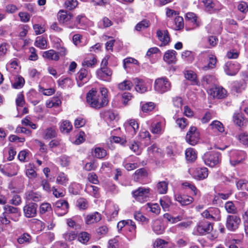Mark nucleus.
Here are the masks:
<instances>
[{
  "label": "nucleus",
  "instance_id": "obj_4",
  "mask_svg": "<svg viewBox=\"0 0 248 248\" xmlns=\"http://www.w3.org/2000/svg\"><path fill=\"white\" fill-rule=\"evenodd\" d=\"M204 7V10L210 14L219 11L222 8L221 4L217 0H199Z\"/></svg>",
  "mask_w": 248,
  "mask_h": 248
},
{
  "label": "nucleus",
  "instance_id": "obj_63",
  "mask_svg": "<svg viewBox=\"0 0 248 248\" xmlns=\"http://www.w3.org/2000/svg\"><path fill=\"white\" fill-rule=\"evenodd\" d=\"M150 23L149 20L144 19L138 23L135 26V30L137 31H140L149 27Z\"/></svg>",
  "mask_w": 248,
  "mask_h": 248
},
{
  "label": "nucleus",
  "instance_id": "obj_57",
  "mask_svg": "<svg viewBox=\"0 0 248 248\" xmlns=\"http://www.w3.org/2000/svg\"><path fill=\"white\" fill-rule=\"evenodd\" d=\"M93 155L98 158L102 159L107 155V153L104 149L101 147H96L94 150Z\"/></svg>",
  "mask_w": 248,
  "mask_h": 248
},
{
  "label": "nucleus",
  "instance_id": "obj_11",
  "mask_svg": "<svg viewBox=\"0 0 248 248\" xmlns=\"http://www.w3.org/2000/svg\"><path fill=\"white\" fill-rule=\"evenodd\" d=\"M18 170L17 165L15 164L0 165V171L5 175L12 177L17 174Z\"/></svg>",
  "mask_w": 248,
  "mask_h": 248
},
{
  "label": "nucleus",
  "instance_id": "obj_24",
  "mask_svg": "<svg viewBox=\"0 0 248 248\" xmlns=\"http://www.w3.org/2000/svg\"><path fill=\"white\" fill-rule=\"evenodd\" d=\"M243 152L238 151H232L230 155V161L232 165L235 166L240 163L243 160Z\"/></svg>",
  "mask_w": 248,
  "mask_h": 248
},
{
  "label": "nucleus",
  "instance_id": "obj_53",
  "mask_svg": "<svg viewBox=\"0 0 248 248\" xmlns=\"http://www.w3.org/2000/svg\"><path fill=\"white\" fill-rule=\"evenodd\" d=\"M126 229L131 233V237L135 238L136 234V225L134 221L127 219Z\"/></svg>",
  "mask_w": 248,
  "mask_h": 248
},
{
  "label": "nucleus",
  "instance_id": "obj_7",
  "mask_svg": "<svg viewBox=\"0 0 248 248\" xmlns=\"http://www.w3.org/2000/svg\"><path fill=\"white\" fill-rule=\"evenodd\" d=\"M206 60L208 62V64L207 65H204L202 67L203 70H206L208 69L213 68L215 67L217 63V58L214 55L207 53H201L199 55V62L201 63H203Z\"/></svg>",
  "mask_w": 248,
  "mask_h": 248
},
{
  "label": "nucleus",
  "instance_id": "obj_55",
  "mask_svg": "<svg viewBox=\"0 0 248 248\" xmlns=\"http://www.w3.org/2000/svg\"><path fill=\"white\" fill-rule=\"evenodd\" d=\"M209 208L210 210L212 220L216 221L220 220L221 216L219 209L217 208Z\"/></svg>",
  "mask_w": 248,
  "mask_h": 248
},
{
  "label": "nucleus",
  "instance_id": "obj_46",
  "mask_svg": "<svg viewBox=\"0 0 248 248\" xmlns=\"http://www.w3.org/2000/svg\"><path fill=\"white\" fill-rule=\"evenodd\" d=\"M17 241L19 244H28L31 241V236L28 233H24L18 237Z\"/></svg>",
  "mask_w": 248,
  "mask_h": 248
},
{
  "label": "nucleus",
  "instance_id": "obj_36",
  "mask_svg": "<svg viewBox=\"0 0 248 248\" xmlns=\"http://www.w3.org/2000/svg\"><path fill=\"white\" fill-rule=\"evenodd\" d=\"M42 56L45 59L49 61H58L59 60L58 53L53 49H50L43 52Z\"/></svg>",
  "mask_w": 248,
  "mask_h": 248
},
{
  "label": "nucleus",
  "instance_id": "obj_17",
  "mask_svg": "<svg viewBox=\"0 0 248 248\" xmlns=\"http://www.w3.org/2000/svg\"><path fill=\"white\" fill-rule=\"evenodd\" d=\"M73 14L71 13H68L65 10H61L58 13V20L61 23L64 24L67 26H72L70 25L71 20L73 18Z\"/></svg>",
  "mask_w": 248,
  "mask_h": 248
},
{
  "label": "nucleus",
  "instance_id": "obj_5",
  "mask_svg": "<svg viewBox=\"0 0 248 248\" xmlns=\"http://www.w3.org/2000/svg\"><path fill=\"white\" fill-rule=\"evenodd\" d=\"M186 30L190 31L195 29L201 25V22L197 16L193 13H188L186 15Z\"/></svg>",
  "mask_w": 248,
  "mask_h": 248
},
{
  "label": "nucleus",
  "instance_id": "obj_45",
  "mask_svg": "<svg viewBox=\"0 0 248 248\" xmlns=\"http://www.w3.org/2000/svg\"><path fill=\"white\" fill-rule=\"evenodd\" d=\"M186 158L187 160L193 162L197 158V153L193 148H189L185 152Z\"/></svg>",
  "mask_w": 248,
  "mask_h": 248
},
{
  "label": "nucleus",
  "instance_id": "obj_9",
  "mask_svg": "<svg viewBox=\"0 0 248 248\" xmlns=\"http://www.w3.org/2000/svg\"><path fill=\"white\" fill-rule=\"evenodd\" d=\"M199 139L200 134L196 127L191 126L186 137V142L191 145H195L198 142Z\"/></svg>",
  "mask_w": 248,
  "mask_h": 248
},
{
  "label": "nucleus",
  "instance_id": "obj_40",
  "mask_svg": "<svg viewBox=\"0 0 248 248\" xmlns=\"http://www.w3.org/2000/svg\"><path fill=\"white\" fill-rule=\"evenodd\" d=\"M209 128L214 132L222 133L224 131V127L223 124L219 121L215 120L209 125Z\"/></svg>",
  "mask_w": 248,
  "mask_h": 248
},
{
  "label": "nucleus",
  "instance_id": "obj_22",
  "mask_svg": "<svg viewBox=\"0 0 248 248\" xmlns=\"http://www.w3.org/2000/svg\"><path fill=\"white\" fill-rule=\"evenodd\" d=\"M134 84L135 90L137 92L142 93L147 92L148 84L147 81L143 79L135 78L134 79Z\"/></svg>",
  "mask_w": 248,
  "mask_h": 248
},
{
  "label": "nucleus",
  "instance_id": "obj_14",
  "mask_svg": "<svg viewBox=\"0 0 248 248\" xmlns=\"http://www.w3.org/2000/svg\"><path fill=\"white\" fill-rule=\"evenodd\" d=\"M4 212L3 215H6L9 218L16 221L20 216L19 210L18 208L9 205L4 206Z\"/></svg>",
  "mask_w": 248,
  "mask_h": 248
},
{
  "label": "nucleus",
  "instance_id": "obj_33",
  "mask_svg": "<svg viewBox=\"0 0 248 248\" xmlns=\"http://www.w3.org/2000/svg\"><path fill=\"white\" fill-rule=\"evenodd\" d=\"M62 41L59 38H56L54 47L57 49L58 55L61 57H64L68 54V50L63 45L61 44Z\"/></svg>",
  "mask_w": 248,
  "mask_h": 248
},
{
  "label": "nucleus",
  "instance_id": "obj_30",
  "mask_svg": "<svg viewBox=\"0 0 248 248\" xmlns=\"http://www.w3.org/2000/svg\"><path fill=\"white\" fill-rule=\"evenodd\" d=\"M6 70L12 74L17 73L20 69L16 59L11 60L6 65Z\"/></svg>",
  "mask_w": 248,
  "mask_h": 248
},
{
  "label": "nucleus",
  "instance_id": "obj_20",
  "mask_svg": "<svg viewBox=\"0 0 248 248\" xmlns=\"http://www.w3.org/2000/svg\"><path fill=\"white\" fill-rule=\"evenodd\" d=\"M37 205L34 203L26 204L23 208L24 215L27 217H34L37 214Z\"/></svg>",
  "mask_w": 248,
  "mask_h": 248
},
{
  "label": "nucleus",
  "instance_id": "obj_10",
  "mask_svg": "<svg viewBox=\"0 0 248 248\" xmlns=\"http://www.w3.org/2000/svg\"><path fill=\"white\" fill-rule=\"evenodd\" d=\"M192 176L197 180H202L206 178L208 175V169L205 167L192 168L189 170Z\"/></svg>",
  "mask_w": 248,
  "mask_h": 248
},
{
  "label": "nucleus",
  "instance_id": "obj_28",
  "mask_svg": "<svg viewBox=\"0 0 248 248\" xmlns=\"http://www.w3.org/2000/svg\"><path fill=\"white\" fill-rule=\"evenodd\" d=\"M125 129L130 131L132 135H135L139 129V124L137 121L134 119H131L127 121L124 124Z\"/></svg>",
  "mask_w": 248,
  "mask_h": 248
},
{
  "label": "nucleus",
  "instance_id": "obj_51",
  "mask_svg": "<svg viewBox=\"0 0 248 248\" xmlns=\"http://www.w3.org/2000/svg\"><path fill=\"white\" fill-rule=\"evenodd\" d=\"M185 76L187 79L190 80L193 84H197V75L194 72L191 70L186 71Z\"/></svg>",
  "mask_w": 248,
  "mask_h": 248
},
{
  "label": "nucleus",
  "instance_id": "obj_62",
  "mask_svg": "<svg viewBox=\"0 0 248 248\" xmlns=\"http://www.w3.org/2000/svg\"><path fill=\"white\" fill-rule=\"evenodd\" d=\"M147 207L146 209L149 210L152 213L158 215L160 212V208L159 205L157 203H148L146 204Z\"/></svg>",
  "mask_w": 248,
  "mask_h": 248
},
{
  "label": "nucleus",
  "instance_id": "obj_1",
  "mask_svg": "<svg viewBox=\"0 0 248 248\" xmlns=\"http://www.w3.org/2000/svg\"><path fill=\"white\" fill-rule=\"evenodd\" d=\"M100 93L101 95L96 90H91L87 93V102L91 107L99 109L108 104V90L106 88L101 87Z\"/></svg>",
  "mask_w": 248,
  "mask_h": 248
},
{
  "label": "nucleus",
  "instance_id": "obj_54",
  "mask_svg": "<svg viewBox=\"0 0 248 248\" xmlns=\"http://www.w3.org/2000/svg\"><path fill=\"white\" fill-rule=\"evenodd\" d=\"M61 104V101L59 98L54 97L51 99L47 100L46 105L47 108H51L52 107H57L59 106Z\"/></svg>",
  "mask_w": 248,
  "mask_h": 248
},
{
  "label": "nucleus",
  "instance_id": "obj_61",
  "mask_svg": "<svg viewBox=\"0 0 248 248\" xmlns=\"http://www.w3.org/2000/svg\"><path fill=\"white\" fill-rule=\"evenodd\" d=\"M225 208L228 213L235 214L237 213V209L232 202H226Z\"/></svg>",
  "mask_w": 248,
  "mask_h": 248
},
{
  "label": "nucleus",
  "instance_id": "obj_37",
  "mask_svg": "<svg viewBox=\"0 0 248 248\" xmlns=\"http://www.w3.org/2000/svg\"><path fill=\"white\" fill-rule=\"evenodd\" d=\"M101 219V215L99 213L95 212L86 217L85 222L87 224H91L96 223Z\"/></svg>",
  "mask_w": 248,
  "mask_h": 248
},
{
  "label": "nucleus",
  "instance_id": "obj_35",
  "mask_svg": "<svg viewBox=\"0 0 248 248\" xmlns=\"http://www.w3.org/2000/svg\"><path fill=\"white\" fill-rule=\"evenodd\" d=\"M210 93L214 98L218 99L223 98L226 95L227 92L226 90L222 87H215L210 90Z\"/></svg>",
  "mask_w": 248,
  "mask_h": 248
},
{
  "label": "nucleus",
  "instance_id": "obj_39",
  "mask_svg": "<svg viewBox=\"0 0 248 248\" xmlns=\"http://www.w3.org/2000/svg\"><path fill=\"white\" fill-rule=\"evenodd\" d=\"M60 130L62 133H68L72 129V124L68 120H62L60 123Z\"/></svg>",
  "mask_w": 248,
  "mask_h": 248
},
{
  "label": "nucleus",
  "instance_id": "obj_64",
  "mask_svg": "<svg viewBox=\"0 0 248 248\" xmlns=\"http://www.w3.org/2000/svg\"><path fill=\"white\" fill-rule=\"evenodd\" d=\"M78 4L77 0H65L64 6L68 10H72L77 6Z\"/></svg>",
  "mask_w": 248,
  "mask_h": 248
},
{
  "label": "nucleus",
  "instance_id": "obj_2",
  "mask_svg": "<svg viewBox=\"0 0 248 248\" xmlns=\"http://www.w3.org/2000/svg\"><path fill=\"white\" fill-rule=\"evenodd\" d=\"M212 229V223L205 220H202L199 221L194 228L193 233L197 235H203L209 233Z\"/></svg>",
  "mask_w": 248,
  "mask_h": 248
},
{
  "label": "nucleus",
  "instance_id": "obj_32",
  "mask_svg": "<svg viewBox=\"0 0 248 248\" xmlns=\"http://www.w3.org/2000/svg\"><path fill=\"white\" fill-rule=\"evenodd\" d=\"M234 123L240 127L245 126L248 123V120L244 118L241 113H235L233 116Z\"/></svg>",
  "mask_w": 248,
  "mask_h": 248
},
{
  "label": "nucleus",
  "instance_id": "obj_49",
  "mask_svg": "<svg viewBox=\"0 0 248 248\" xmlns=\"http://www.w3.org/2000/svg\"><path fill=\"white\" fill-rule=\"evenodd\" d=\"M147 175L146 170L144 168H141L135 171L134 178L136 181H138L140 179L147 177Z\"/></svg>",
  "mask_w": 248,
  "mask_h": 248
},
{
  "label": "nucleus",
  "instance_id": "obj_50",
  "mask_svg": "<svg viewBox=\"0 0 248 248\" xmlns=\"http://www.w3.org/2000/svg\"><path fill=\"white\" fill-rule=\"evenodd\" d=\"M85 190L93 196L98 198L99 196V188L94 186L87 185Z\"/></svg>",
  "mask_w": 248,
  "mask_h": 248
},
{
  "label": "nucleus",
  "instance_id": "obj_60",
  "mask_svg": "<svg viewBox=\"0 0 248 248\" xmlns=\"http://www.w3.org/2000/svg\"><path fill=\"white\" fill-rule=\"evenodd\" d=\"M133 84L130 80H124L118 84V88L120 90H130Z\"/></svg>",
  "mask_w": 248,
  "mask_h": 248
},
{
  "label": "nucleus",
  "instance_id": "obj_18",
  "mask_svg": "<svg viewBox=\"0 0 248 248\" xmlns=\"http://www.w3.org/2000/svg\"><path fill=\"white\" fill-rule=\"evenodd\" d=\"M138 158L135 156H129L124 160L123 164L126 170H132L138 167Z\"/></svg>",
  "mask_w": 248,
  "mask_h": 248
},
{
  "label": "nucleus",
  "instance_id": "obj_59",
  "mask_svg": "<svg viewBox=\"0 0 248 248\" xmlns=\"http://www.w3.org/2000/svg\"><path fill=\"white\" fill-rule=\"evenodd\" d=\"M128 146L130 149L137 155H140L141 153V148H140L138 142L135 141L130 142L128 144Z\"/></svg>",
  "mask_w": 248,
  "mask_h": 248
},
{
  "label": "nucleus",
  "instance_id": "obj_34",
  "mask_svg": "<svg viewBox=\"0 0 248 248\" xmlns=\"http://www.w3.org/2000/svg\"><path fill=\"white\" fill-rule=\"evenodd\" d=\"M158 39L161 42V45L165 46L170 41V37L167 30H158L156 32Z\"/></svg>",
  "mask_w": 248,
  "mask_h": 248
},
{
  "label": "nucleus",
  "instance_id": "obj_23",
  "mask_svg": "<svg viewBox=\"0 0 248 248\" xmlns=\"http://www.w3.org/2000/svg\"><path fill=\"white\" fill-rule=\"evenodd\" d=\"M25 199L27 201L38 202L42 200V195L39 192L29 190L25 193Z\"/></svg>",
  "mask_w": 248,
  "mask_h": 248
},
{
  "label": "nucleus",
  "instance_id": "obj_27",
  "mask_svg": "<svg viewBox=\"0 0 248 248\" xmlns=\"http://www.w3.org/2000/svg\"><path fill=\"white\" fill-rule=\"evenodd\" d=\"M11 82L13 88L19 89L22 88L25 84L24 78L20 75H15L13 78H11Z\"/></svg>",
  "mask_w": 248,
  "mask_h": 248
},
{
  "label": "nucleus",
  "instance_id": "obj_21",
  "mask_svg": "<svg viewBox=\"0 0 248 248\" xmlns=\"http://www.w3.org/2000/svg\"><path fill=\"white\" fill-rule=\"evenodd\" d=\"M165 125V121L161 119L159 121L154 122L152 124L151 131L153 134H161L164 131Z\"/></svg>",
  "mask_w": 248,
  "mask_h": 248
},
{
  "label": "nucleus",
  "instance_id": "obj_19",
  "mask_svg": "<svg viewBox=\"0 0 248 248\" xmlns=\"http://www.w3.org/2000/svg\"><path fill=\"white\" fill-rule=\"evenodd\" d=\"M96 75L99 79L109 82L111 80L112 71L107 67H101L96 71Z\"/></svg>",
  "mask_w": 248,
  "mask_h": 248
},
{
  "label": "nucleus",
  "instance_id": "obj_52",
  "mask_svg": "<svg viewBox=\"0 0 248 248\" xmlns=\"http://www.w3.org/2000/svg\"><path fill=\"white\" fill-rule=\"evenodd\" d=\"M168 184L166 181L158 182L156 186L157 192L161 194L166 193L168 190Z\"/></svg>",
  "mask_w": 248,
  "mask_h": 248
},
{
  "label": "nucleus",
  "instance_id": "obj_38",
  "mask_svg": "<svg viewBox=\"0 0 248 248\" xmlns=\"http://www.w3.org/2000/svg\"><path fill=\"white\" fill-rule=\"evenodd\" d=\"M57 135V128L56 126L49 127L46 128L43 133V138L50 139L55 137Z\"/></svg>",
  "mask_w": 248,
  "mask_h": 248
},
{
  "label": "nucleus",
  "instance_id": "obj_48",
  "mask_svg": "<svg viewBox=\"0 0 248 248\" xmlns=\"http://www.w3.org/2000/svg\"><path fill=\"white\" fill-rule=\"evenodd\" d=\"M58 82L59 85L62 88L69 87L72 85V79L69 78L62 77Z\"/></svg>",
  "mask_w": 248,
  "mask_h": 248
},
{
  "label": "nucleus",
  "instance_id": "obj_6",
  "mask_svg": "<svg viewBox=\"0 0 248 248\" xmlns=\"http://www.w3.org/2000/svg\"><path fill=\"white\" fill-rule=\"evenodd\" d=\"M202 159L205 165L213 167L219 163L220 157L218 153L209 152L204 155Z\"/></svg>",
  "mask_w": 248,
  "mask_h": 248
},
{
  "label": "nucleus",
  "instance_id": "obj_29",
  "mask_svg": "<svg viewBox=\"0 0 248 248\" xmlns=\"http://www.w3.org/2000/svg\"><path fill=\"white\" fill-rule=\"evenodd\" d=\"M100 115L108 123L116 120L117 117V114L110 110L101 111Z\"/></svg>",
  "mask_w": 248,
  "mask_h": 248
},
{
  "label": "nucleus",
  "instance_id": "obj_56",
  "mask_svg": "<svg viewBox=\"0 0 248 248\" xmlns=\"http://www.w3.org/2000/svg\"><path fill=\"white\" fill-rule=\"evenodd\" d=\"M182 59L188 62H191L194 59V53L190 51L185 50L182 53Z\"/></svg>",
  "mask_w": 248,
  "mask_h": 248
},
{
  "label": "nucleus",
  "instance_id": "obj_58",
  "mask_svg": "<svg viewBox=\"0 0 248 248\" xmlns=\"http://www.w3.org/2000/svg\"><path fill=\"white\" fill-rule=\"evenodd\" d=\"M25 103V101L23 94L21 93H18L16 99V105L17 110L19 112H20V108L23 107Z\"/></svg>",
  "mask_w": 248,
  "mask_h": 248
},
{
  "label": "nucleus",
  "instance_id": "obj_26",
  "mask_svg": "<svg viewBox=\"0 0 248 248\" xmlns=\"http://www.w3.org/2000/svg\"><path fill=\"white\" fill-rule=\"evenodd\" d=\"M175 200L179 202L181 205H187L191 203L193 201V198L187 195H181L179 194L174 195Z\"/></svg>",
  "mask_w": 248,
  "mask_h": 248
},
{
  "label": "nucleus",
  "instance_id": "obj_12",
  "mask_svg": "<svg viewBox=\"0 0 248 248\" xmlns=\"http://www.w3.org/2000/svg\"><path fill=\"white\" fill-rule=\"evenodd\" d=\"M54 211L59 216H62L68 212L69 205L68 202L63 200H60L55 202Z\"/></svg>",
  "mask_w": 248,
  "mask_h": 248
},
{
  "label": "nucleus",
  "instance_id": "obj_41",
  "mask_svg": "<svg viewBox=\"0 0 248 248\" xmlns=\"http://www.w3.org/2000/svg\"><path fill=\"white\" fill-rule=\"evenodd\" d=\"M96 63L95 57L92 54L87 56L82 62V65L86 67H92Z\"/></svg>",
  "mask_w": 248,
  "mask_h": 248
},
{
  "label": "nucleus",
  "instance_id": "obj_31",
  "mask_svg": "<svg viewBox=\"0 0 248 248\" xmlns=\"http://www.w3.org/2000/svg\"><path fill=\"white\" fill-rule=\"evenodd\" d=\"M88 20L84 14L78 16L76 18L75 24L73 26H69V28L73 29L75 27L80 28L83 26L85 25L87 23Z\"/></svg>",
  "mask_w": 248,
  "mask_h": 248
},
{
  "label": "nucleus",
  "instance_id": "obj_25",
  "mask_svg": "<svg viewBox=\"0 0 248 248\" xmlns=\"http://www.w3.org/2000/svg\"><path fill=\"white\" fill-rule=\"evenodd\" d=\"M177 53L174 50H168L164 55L163 60L168 64H174L176 62Z\"/></svg>",
  "mask_w": 248,
  "mask_h": 248
},
{
  "label": "nucleus",
  "instance_id": "obj_16",
  "mask_svg": "<svg viewBox=\"0 0 248 248\" xmlns=\"http://www.w3.org/2000/svg\"><path fill=\"white\" fill-rule=\"evenodd\" d=\"M90 73L85 68H81L77 73L76 79L78 86H82L87 83L91 78Z\"/></svg>",
  "mask_w": 248,
  "mask_h": 248
},
{
  "label": "nucleus",
  "instance_id": "obj_3",
  "mask_svg": "<svg viewBox=\"0 0 248 248\" xmlns=\"http://www.w3.org/2000/svg\"><path fill=\"white\" fill-rule=\"evenodd\" d=\"M154 88L157 93H163L170 90L171 84L166 78H158L155 81Z\"/></svg>",
  "mask_w": 248,
  "mask_h": 248
},
{
  "label": "nucleus",
  "instance_id": "obj_15",
  "mask_svg": "<svg viewBox=\"0 0 248 248\" xmlns=\"http://www.w3.org/2000/svg\"><path fill=\"white\" fill-rule=\"evenodd\" d=\"M240 218L235 215H229L226 219V227L231 231L236 230L240 223Z\"/></svg>",
  "mask_w": 248,
  "mask_h": 248
},
{
  "label": "nucleus",
  "instance_id": "obj_47",
  "mask_svg": "<svg viewBox=\"0 0 248 248\" xmlns=\"http://www.w3.org/2000/svg\"><path fill=\"white\" fill-rule=\"evenodd\" d=\"M160 203L164 211H168L171 204L170 198L167 196H164L160 199Z\"/></svg>",
  "mask_w": 248,
  "mask_h": 248
},
{
  "label": "nucleus",
  "instance_id": "obj_8",
  "mask_svg": "<svg viewBox=\"0 0 248 248\" xmlns=\"http://www.w3.org/2000/svg\"><path fill=\"white\" fill-rule=\"evenodd\" d=\"M150 189L144 187H140L138 189L132 192L133 197L136 200L140 202L147 201L149 197Z\"/></svg>",
  "mask_w": 248,
  "mask_h": 248
},
{
  "label": "nucleus",
  "instance_id": "obj_13",
  "mask_svg": "<svg viewBox=\"0 0 248 248\" xmlns=\"http://www.w3.org/2000/svg\"><path fill=\"white\" fill-rule=\"evenodd\" d=\"M241 68V65L237 62H228L226 63L224 69L225 73L229 76L235 75Z\"/></svg>",
  "mask_w": 248,
  "mask_h": 248
},
{
  "label": "nucleus",
  "instance_id": "obj_44",
  "mask_svg": "<svg viewBox=\"0 0 248 248\" xmlns=\"http://www.w3.org/2000/svg\"><path fill=\"white\" fill-rule=\"evenodd\" d=\"M246 85L244 80L236 81L233 83L232 90L237 93H241L245 90Z\"/></svg>",
  "mask_w": 248,
  "mask_h": 248
},
{
  "label": "nucleus",
  "instance_id": "obj_43",
  "mask_svg": "<svg viewBox=\"0 0 248 248\" xmlns=\"http://www.w3.org/2000/svg\"><path fill=\"white\" fill-rule=\"evenodd\" d=\"M34 45L36 47L42 49H44L47 48V41L46 39L42 36H38L36 38V40L34 43Z\"/></svg>",
  "mask_w": 248,
  "mask_h": 248
},
{
  "label": "nucleus",
  "instance_id": "obj_42",
  "mask_svg": "<svg viewBox=\"0 0 248 248\" xmlns=\"http://www.w3.org/2000/svg\"><path fill=\"white\" fill-rule=\"evenodd\" d=\"M68 181L69 178L66 174L62 172H60L58 174L56 181L57 184L66 186Z\"/></svg>",
  "mask_w": 248,
  "mask_h": 248
}]
</instances>
